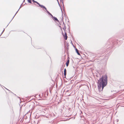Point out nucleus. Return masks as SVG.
Listing matches in <instances>:
<instances>
[{"label":"nucleus","instance_id":"nucleus-1","mask_svg":"<svg viewBox=\"0 0 124 124\" xmlns=\"http://www.w3.org/2000/svg\"><path fill=\"white\" fill-rule=\"evenodd\" d=\"M98 88L99 91H102L104 87L105 86L107 83V77L106 75L103 76L98 80Z\"/></svg>","mask_w":124,"mask_h":124},{"label":"nucleus","instance_id":"nucleus-2","mask_svg":"<svg viewBox=\"0 0 124 124\" xmlns=\"http://www.w3.org/2000/svg\"><path fill=\"white\" fill-rule=\"evenodd\" d=\"M32 0L33 2L36 3L37 4H38L39 6L41 7V8H44V9H46V8L45 6L42 5H40L39 3H38L37 1H35L34 0Z\"/></svg>","mask_w":124,"mask_h":124},{"label":"nucleus","instance_id":"nucleus-3","mask_svg":"<svg viewBox=\"0 0 124 124\" xmlns=\"http://www.w3.org/2000/svg\"><path fill=\"white\" fill-rule=\"evenodd\" d=\"M63 36L64 39H67V34L66 33H65V34H63Z\"/></svg>","mask_w":124,"mask_h":124},{"label":"nucleus","instance_id":"nucleus-4","mask_svg":"<svg viewBox=\"0 0 124 124\" xmlns=\"http://www.w3.org/2000/svg\"><path fill=\"white\" fill-rule=\"evenodd\" d=\"M64 75L65 76L66 75V70L65 68L64 69Z\"/></svg>","mask_w":124,"mask_h":124},{"label":"nucleus","instance_id":"nucleus-5","mask_svg":"<svg viewBox=\"0 0 124 124\" xmlns=\"http://www.w3.org/2000/svg\"><path fill=\"white\" fill-rule=\"evenodd\" d=\"M76 51L78 54L79 55H80V54L79 52L78 49L76 48Z\"/></svg>","mask_w":124,"mask_h":124},{"label":"nucleus","instance_id":"nucleus-6","mask_svg":"<svg viewBox=\"0 0 124 124\" xmlns=\"http://www.w3.org/2000/svg\"><path fill=\"white\" fill-rule=\"evenodd\" d=\"M69 60H67V61L66 63V65L67 67L68 66L69 64Z\"/></svg>","mask_w":124,"mask_h":124},{"label":"nucleus","instance_id":"nucleus-7","mask_svg":"<svg viewBox=\"0 0 124 124\" xmlns=\"http://www.w3.org/2000/svg\"><path fill=\"white\" fill-rule=\"evenodd\" d=\"M45 9L46 10V12L48 14H49V15H51L52 16H53L47 10L46 8V9Z\"/></svg>","mask_w":124,"mask_h":124},{"label":"nucleus","instance_id":"nucleus-8","mask_svg":"<svg viewBox=\"0 0 124 124\" xmlns=\"http://www.w3.org/2000/svg\"><path fill=\"white\" fill-rule=\"evenodd\" d=\"M54 18V19L56 21H58V20L57 19V18L56 17H53Z\"/></svg>","mask_w":124,"mask_h":124},{"label":"nucleus","instance_id":"nucleus-9","mask_svg":"<svg viewBox=\"0 0 124 124\" xmlns=\"http://www.w3.org/2000/svg\"><path fill=\"white\" fill-rule=\"evenodd\" d=\"M28 2L30 3H31V0H28Z\"/></svg>","mask_w":124,"mask_h":124},{"label":"nucleus","instance_id":"nucleus-10","mask_svg":"<svg viewBox=\"0 0 124 124\" xmlns=\"http://www.w3.org/2000/svg\"><path fill=\"white\" fill-rule=\"evenodd\" d=\"M21 6H20L19 8V9L18 10V11L17 12H16V14H15V15L14 16L16 15V14L18 12V11H19V9L21 8Z\"/></svg>","mask_w":124,"mask_h":124},{"label":"nucleus","instance_id":"nucleus-11","mask_svg":"<svg viewBox=\"0 0 124 124\" xmlns=\"http://www.w3.org/2000/svg\"><path fill=\"white\" fill-rule=\"evenodd\" d=\"M4 30H3V31L2 32H3L4 31Z\"/></svg>","mask_w":124,"mask_h":124},{"label":"nucleus","instance_id":"nucleus-12","mask_svg":"<svg viewBox=\"0 0 124 124\" xmlns=\"http://www.w3.org/2000/svg\"><path fill=\"white\" fill-rule=\"evenodd\" d=\"M61 9V10H62V9Z\"/></svg>","mask_w":124,"mask_h":124}]
</instances>
